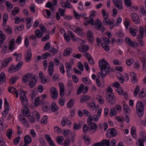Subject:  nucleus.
I'll use <instances>...</instances> for the list:
<instances>
[{"label":"nucleus","mask_w":146,"mask_h":146,"mask_svg":"<svg viewBox=\"0 0 146 146\" xmlns=\"http://www.w3.org/2000/svg\"><path fill=\"white\" fill-rule=\"evenodd\" d=\"M20 98L23 105V107L25 109L23 110L22 112L23 114L25 117H29L31 115V113L28 108L29 103L26 97L25 93L23 90L20 89Z\"/></svg>","instance_id":"1"},{"label":"nucleus","mask_w":146,"mask_h":146,"mask_svg":"<svg viewBox=\"0 0 146 146\" xmlns=\"http://www.w3.org/2000/svg\"><path fill=\"white\" fill-rule=\"evenodd\" d=\"M99 68L101 71L102 70L107 72V73H108L110 70V66L108 62L104 59L100 60L98 63Z\"/></svg>","instance_id":"2"},{"label":"nucleus","mask_w":146,"mask_h":146,"mask_svg":"<svg viewBox=\"0 0 146 146\" xmlns=\"http://www.w3.org/2000/svg\"><path fill=\"white\" fill-rule=\"evenodd\" d=\"M136 109L138 116L140 117H142L143 114L144 107L141 102L139 101L137 102L136 105Z\"/></svg>","instance_id":"3"},{"label":"nucleus","mask_w":146,"mask_h":146,"mask_svg":"<svg viewBox=\"0 0 146 146\" xmlns=\"http://www.w3.org/2000/svg\"><path fill=\"white\" fill-rule=\"evenodd\" d=\"M117 130L115 128L109 129L106 132V136L108 138H112L116 136L117 135Z\"/></svg>","instance_id":"4"},{"label":"nucleus","mask_w":146,"mask_h":146,"mask_svg":"<svg viewBox=\"0 0 146 146\" xmlns=\"http://www.w3.org/2000/svg\"><path fill=\"white\" fill-rule=\"evenodd\" d=\"M110 141L104 139L101 142H98L94 144V146H109Z\"/></svg>","instance_id":"5"},{"label":"nucleus","mask_w":146,"mask_h":146,"mask_svg":"<svg viewBox=\"0 0 146 146\" xmlns=\"http://www.w3.org/2000/svg\"><path fill=\"white\" fill-rule=\"evenodd\" d=\"M50 95L52 98L54 99L57 98L58 96V92L56 89L52 87L50 90Z\"/></svg>","instance_id":"6"},{"label":"nucleus","mask_w":146,"mask_h":146,"mask_svg":"<svg viewBox=\"0 0 146 146\" xmlns=\"http://www.w3.org/2000/svg\"><path fill=\"white\" fill-rule=\"evenodd\" d=\"M115 6L120 10L123 9V3L122 0H113Z\"/></svg>","instance_id":"7"},{"label":"nucleus","mask_w":146,"mask_h":146,"mask_svg":"<svg viewBox=\"0 0 146 146\" xmlns=\"http://www.w3.org/2000/svg\"><path fill=\"white\" fill-rule=\"evenodd\" d=\"M131 16L133 21L136 24H139L140 23V20L138 15L135 13L132 14Z\"/></svg>","instance_id":"8"},{"label":"nucleus","mask_w":146,"mask_h":146,"mask_svg":"<svg viewBox=\"0 0 146 146\" xmlns=\"http://www.w3.org/2000/svg\"><path fill=\"white\" fill-rule=\"evenodd\" d=\"M54 64L52 61H50L49 63L48 66V73L49 75L51 76L53 73L54 72Z\"/></svg>","instance_id":"9"},{"label":"nucleus","mask_w":146,"mask_h":146,"mask_svg":"<svg viewBox=\"0 0 146 146\" xmlns=\"http://www.w3.org/2000/svg\"><path fill=\"white\" fill-rule=\"evenodd\" d=\"M102 23V22L98 19L96 22L94 24V27L96 29L99 30L101 29Z\"/></svg>","instance_id":"10"},{"label":"nucleus","mask_w":146,"mask_h":146,"mask_svg":"<svg viewBox=\"0 0 146 146\" xmlns=\"http://www.w3.org/2000/svg\"><path fill=\"white\" fill-rule=\"evenodd\" d=\"M88 125L89 130H94V132L96 131L97 127V125L94 122L90 123H88Z\"/></svg>","instance_id":"11"},{"label":"nucleus","mask_w":146,"mask_h":146,"mask_svg":"<svg viewBox=\"0 0 146 146\" xmlns=\"http://www.w3.org/2000/svg\"><path fill=\"white\" fill-rule=\"evenodd\" d=\"M89 48V46L87 45H81L78 47V49L80 51L85 53L87 52Z\"/></svg>","instance_id":"12"},{"label":"nucleus","mask_w":146,"mask_h":146,"mask_svg":"<svg viewBox=\"0 0 146 146\" xmlns=\"http://www.w3.org/2000/svg\"><path fill=\"white\" fill-rule=\"evenodd\" d=\"M37 79L36 78H33V79L30 80L29 82V85L30 88L34 87L37 82Z\"/></svg>","instance_id":"13"},{"label":"nucleus","mask_w":146,"mask_h":146,"mask_svg":"<svg viewBox=\"0 0 146 146\" xmlns=\"http://www.w3.org/2000/svg\"><path fill=\"white\" fill-rule=\"evenodd\" d=\"M87 37L89 42L90 43L92 42L94 40V36L92 32L88 31L87 32Z\"/></svg>","instance_id":"14"},{"label":"nucleus","mask_w":146,"mask_h":146,"mask_svg":"<svg viewBox=\"0 0 146 146\" xmlns=\"http://www.w3.org/2000/svg\"><path fill=\"white\" fill-rule=\"evenodd\" d=\"M60 95L61 97H62L64 95V86L63 84L61 82L59 83Z\"/></svg>","instance_id":"15"},{"label":"nucleus","mask_w":146,"mask_h":146,"mask_svg":"<svg viewBox=\"0 0 146 146\" xmlns=\"http://www.w3.org/2000/svg\"><path fill=\"white\" fill-rule=\"evenodd\" d=\"M6 78L4 72H2L0 75V84H3L4 82L6 81Z\"/></svg>","instance_id":"16"},{"label":"nucleus","mask_w":146,"mask_h":146,"mask_svg":"<svg viewBox=\"0 0 146 146\" xmlns=\"http://www.w3.org/2000/svg\"><path fill=\"white\" fill-rule=\"evenodd\" d=\"M4 111H5L6 112V113H8L9 110V105L6 98H5L4 99Z\"/></svg>","instance_id":"17"},{"label":"nucleus","mask_w":146,"mask_h":146,"mask_svg":"<svg viewBox=\"0 0 146 146\" xmlns=\"http://www.w3.org/2000/svg\"><path fill=\"white\" fill-rule=\"evenodd\" d=\"M125 40L126 42L129 46L132 47L134 46L135 45L134 43L129 38L126 37Z\"/></svg>","instance_id":"18"},{"label":"nucleus","mask_w":146,"mask_h":146,"mask_svg":"<svg viewBox=\"0 0 146 146\" xmlns=\"http://www.w3.org/2000/svg\"><path fill=\"white\" fill-rule=\"evenodd\" d=\"M72 52V49L69 48H68L64 50L63 54V55L65 56H69Z\"/></svg>","instance_id":"19"},{"label":"nucleus","mask_w":146,"mask_h":146,"mask_svg":"<svg viewBox=\"0 0 146 146\" xmlns=\"http://www.w3.org/2000/svg\"><path fill=\"white\" fill-rule=\"evenodd\" d=\"M15 39H11L9 42V48L10 50H12L15 48L14 46Z\"/></svg>","instance_id":"20"},{"label":"nucleus","mask_w":146,"mask_h":146,"mask_svg":"<svg viewBox=\"0 0 146 146\" xmlns=\"http://www.w3.org/2000/svg\"><path fill=\"white\" fill-rule=\"evenodd\" d=\"M113 90L111 87H109L108 89L107 93L106 95V97L107 99L108 98V97H110L111 96H114V94L112 93V91Z\"/></svg>","instance_id":"21"},{"label":"nucleus","mask_w":146,"mask_h":146,"mask_svg":"<svg viewBox=\"0 0 146 146\" xmlns=\"http://www.w3.org/2000/svg\"><path fill=\"white\" fill-rule=\"evenodd\" d=\"M65 65L66 66V68L67 74L68 77H70L71 76V74L70 73V70L72 68V67L69 65V64L68 63H66Z\"/></svg>","instance_id":"22"},{"label":"nucleus","mask_w":146,"mask_h":146,"mask_svg":"<svg viewBox=\"0 0 146 146\" xmlns=\"http://www.w3.org/2000/svg\"><path fill=\"white\" fill-rule=\"evenodd\" d=\"M129 31L131 34L133 36H134L136 35L137 33V30L136 29H133L132 27L129 28Z\"/></svg>","instance_id":"23"},{"label":"nucleus","mask_w":146,"mask_h":146,"mask_svg":"<svg viewBox=\"0 0 146 146\" xmlns=\"http://www.w3.org/2000/svg\"><path fill=\"white\" fill-rule=\"evenodd\" d=\"M32 141L31 137L29 135H27L24 137V141L25 144L27 145L29 143Z\"/></svg>","instance_id":"24"},{"label":"nucleus","mask_w":146,"mask_h":146,"mask_svg":"<svg viewBox=\"0 0 146 146\" xmlns=\"http://www.w3.org/2000/svg\"><path fill=\"white\" fill-rule=\"evenodd\" d=\"M58 107L54 102L52 103L51 106V109L53 111H57L58 110Z\"/></svg>","instance_id":"25"},{"label":"nucleus","mask_w":146,"mask_h":146,"mask_svg":"<svg viewBox=\"0 0 146 146\" xmlns=\"http://www.w3.org/2000/svg\"><path fill=\"white\" fill-rule=\"evenodd\" d=\"M107 101L108 102H109L111 104H113L115 102L116 100L115 97H114V96L111 97H108L107 99Z\"/></svg>","instance_id":"26"},{"label":"nucleus","mask_w":146,"mask_h":146,"mask_svg":"<svg viewBox=\"0 0 146 146\" xmlns=\"http://www.w3.org/2000/svg\"><path fill=\"white\" fill-rule=\"evenodd\" d=\"M143 37L137 35V38L138 39V41L139 44L141 46H144V42L142 40Z\"/></svg>","instance_id":"27"},{"label":"nucleus","mask_w":146,"mask_h":146,"mask_svg":"<svg viewBox=\"0 0 146 146\" xmlns=\"http://www.w3.org/2000/svg\"><path fill=\"white\" fill-rule=\"evenodd\" d=\"M19 8L17 7H15L11 12L12 14L15 16L19 12Z\"/></svg>","instance_id":"28"},{"label":"nucleus","mask_w":146,"mask_h":146,"mask_svg":"<svg viewBox=\"0 0 146 146\" xmlns=\"http://www.w3.org/2000/svg\"><path fill=\"white\" fill-rule=\"evenodd\" d=\"M35 35L37 38H40L42 36L43 33L40 30L37 29L35 31Z\"/></svg>","instance_id":"29"},{"label":"nucleus","mask_w":146,"mask_h":146,"mask_svg":"<svg viewBox=\"0 0 146 146\" xmlns=\"http://www.w3.org/2000/svg\"><path fill=\"white\" fill-rule=\"evenodd\" d=\"M90 97L88 95L82 96L80 99V102H84L88 100L90 98Z\"/></svg>","instance_id":"30"},{"label":"nucleus","mask_w":146,"mask_h":146,"mask_svg":"<svg viewBox=\"0 0 146 146\" xmlns=\"http://www.w3.org/2000/svg\"><path fill=\"white\" fill-rule=\"evenodd\" d=\"M5 31L9 35L12 33L11 28L9 26H6L4 28Z\"/></svg>","instance_id":"31"},{"label":"nucleus","mask_w":146,"mask_h":146,"mask_svg":"<svg viewBox=\"0 0 146 146\" xmlns=\"http://www.w3.org/2000/svg\"><path fill=\"white\" fill-rule=\"evenodd\" d=\"M75 31L78 35L81 36H83L84 35L82 30L80 28H78V29H76Z\"/></svg>","instance_id":"32"},{"label":"nucleus","mask_w":146,"mask_h":146,"mask_svg":"<svg viewBox=\"0 0 146 146\" xmlns=\"http://www.w3.org/2000/svg\"><path fill=\"white\" fill-rule=\"evenodd\" d=\"M74 100L73 99H71L67 104V107L70 108L73 107L74 106Z\"/></svg>","instance_id":"33"},{"label":"nucleus","mask_w":146,"mask_h":146,"mask_svg":"<svg viewBox=\"0 0 146 146\" xmlns=\"http://www.w3.org/2000/svg\"><path fill=\"white\" fill-rule=\"evenodd\" d=\"M51 56V54L48 52H46L44 54L41 55L42 59H47L49 56Z\"/></svg>","instance_id":"34"},{"label":"nucleus","mask_w":146,"mask_h":146,"mask_svg":"<svg viewBox=\"0 0 146 146\" xmlns=\"http://www.w3.org/2000/svg\"><path fill=\"white\" fill-rule=\"evenodd\" d=\"M8 16L7 14L5 13L3 16V25H5L7 21L8 20Z\"/></svg>","instance_id":"35"},{"label":"nucleus","mask_w":146,"mask_h":146,"mask_svg":"<svg viewBox=\"0 0 146 146\" xmlns=\"http://www.w3.org/2000/svg\"><path fill=\"white\" fill-rule=\"evenodd\" d=\"M56 141L59 144L62 145L63 144V141L64 140V137L62 136H59L57 137Z\"/></svg>","instance_id":"36"},{"label":"nucleus","mask_w":146,"mask_h":146,"mask_svg":"<svg viewBox=\"0 0 146 146\" xmlns=\"http://www.w3.org/2000/svg\"><path fill=\"white\" fill-rule=\"evenodd\" d=\"M23 64V62H20L15 66L16 71H18L20 69Z\"/></svg>","instance_id":"37"},{"label":"nucleus","mask_w":146,"mask_h":146,"mask_svg":"<svg viewBox=\"0 0 146 146\" xmlns=\"http://www.w3.org/2000/svg\"><path fill=\"white\" fill-rule=\"evenodd\" d=\"M13 130L11 129H8L6 131V134L8 137V138L10 139L11 138V136L12 134Z\"/></svg>","instance_id":"38"},{"label":"nucleus","mask_w":146,"mask_h":146,"mask_svg":"<svg viewBox=\"0 0 146 146\" xmlns=\"http://www.w3.org/2000/svg\"><path fill=\"white\" fill-rule=\"evenodd\" d=\"M19 118L20 120L22 121V122L24 123V125H26V124H27L26 119L25 117H23V116L22 115H19Z\"/></svg>","instance_id":"39"},{"label":"nucleus","mask_w":146,"mask_h":146,"mask_svg":"<svg viewBox=\"0 0 146 146\" xmlns=\"http://www.w3.org/2000/svg\"><path fill=\"white\" fill-rule=\"evenodd\" d=\"M101 45L104 49L106 51H108L110 50V48L109 46L104 43H102Z\"/></svg>","instance_id":"40"},{"label":"nucleus","mask_w":146,"mask_h":146,"mask_svg":"<svg viewBox=\"0 0 146 146\" xmlns=\"http://www.w3.org/2000/svg\"><path fill=\"white\" fill-rule=\"evenodd\" d=\"M130 75L132 78V80L134 81H137V80L136 75L134 72H131L130 73Z\"/></svg>","instance_id":"41"},{"label":"nucleus","mask_w":146,"mask_h":146,"mask_svg":"<svg viewBox=\"0 0 146 146\" xmlns=\"http://www.w3.org/2000/svg\"><path fill=\"white\" fill-rule=\"evenodd\" d=\"M17 78L18 77L16 76L12 77L10 79L11 83L12 84H15L17 80Z\"/></svg>","instance_id":"42"},{"label":"nucleus","mask_w":146,"mask_h":146,"mask_svg":"<svg viewBox=\"0 0 146 146\" xmlns=\"http://www.w3.org/2000/svg\"><path fill=\"white\" fill-rule=\"evenodd\" d=\"M70 131L68 129H65L64 130V135L66 137H69L70 133Z\"/></svg>","instance_id":"43"},{"label":"nucleus","mask_w":146,"mask_h":146,"mask_svg":"<svg viewBox=\"0 0 146 146\" xmlns=\"http://www.w3.org/2000/svg\"><path fill=\"white\" fill-rule=\"evenodd\" d=\"M8 71L10 73H13L16 71L15 67L14 65H12L9 67L8 68Z\"/></svg>","instance_id":"44"},{"label":"nucleus","mask_w":146,"mask_h":146,"mask_svg":"<svg viewBox=\"0 0 146 146\" xmlns=\"http://www.w3.org/2000/svg\"><path fill=\"white\" fill-rule=\"evenodd\" d=\"M83 139L84 140L86 144L89 145L90 143V139L86 136H84L83 137Z\"/></svg>","instance_id":"45"},{"label":"nucleus","mask_w":146,"mask_h":146,"mask_svg":"<svg viewBox=\"0 0 146 146\" xmlns=\"http://www.w3.org/2000/svg\"><path fill=\"white\" fill-rule=\"evenodd\" d=\"M102 72H100L98 73V76L100 75L102 77H103V76H105L108 73H107V72L105 71L104 70H102V71H101Z\"/></svg>","instance_id":"46"},{"label":"nucleus","mask_w":146,"mask_h":146,"mask_svg":"<svg viewBox=\"0 0 146 146\" xmlns=\"http://www.w3.org/2000/svg\"><path fill=\"white\" fill-rule=\"evenodd\" d=\"M47 122V116H44L41 120V123L45 124Z\"/></svg>","instance_id":"47"},{"label":"nucleus","mask_w":146,"mask_h":146,"mask_svg":"<svg viewBox=\"0 0 146 146\" xmlns=\"http://www.w3.org/2000/svg\"><path fill=\"white\" fill-rule=\"evenodd\" d=\"M101 40L104 41L105 43L106 44H109L110 42V40L108 38H105L104 37H102L101 38Z\"/></svg>","instance_id":"48"},{"label":"nucleus","mask_w":146,"mask_h":146,"mask_svg":"<svg viewBox=\"0 0 146 146\" xmlns=\"http://www.w3.org/2000/svg\"><path fill=\"white\" fill-rule=\"evenodd\" d=\"M124 24L125 25L126 29H127L130 24L129 22L128 21V19H125V21L124 22Z\"/></svg>","instance_id":"49"},{"label":"nucleus","mask_w":146,"mask_h":146,"mask_svg":"<svg viewBox=\"0 0 146 146\" xmlns=\"http://www.w3.org/2000/svg\"><path fill=\"white\" fill-rule=\"evenodd\" d=\"M140 134L141 138L142 140L143 141H146V133L143 132H141Z\"/></svg>","instance_id":"50"},{"label":"nucleus","mask_w":146,"mask_h":146,"mask_svg":"<svg viewBox=\"0 0 146 146\" xmlns=\"http://www.w3.org/2000/svg\"><path fill=\"white\" fill-rule=\"evenodd\" d=\"M93 21L94 19L93 18H91V19H90L88 21H87L86 23H84L85 25L86 26L89 24L90 23H91L92 26H93Z\"/></svg>","instance_id":"51"},{"label":"nucleus","mask_w":146,"mask_h":146,"mask_svg":"<svg viewBox=\"0 0 146 146\" xmlns=\"http://www.w3.org/2000/svg\"><path fill=\"white\" fill-rule=\"evenodd\" d=\"M5 4L6 7H7L8 9L9 8L11 9L13 8V5L11 4L9 2L6 1Z\"/></svg>","instance_id":"52"},{"label":"nucleus","mask_w":146,"mask_h":146,"mask_svg":"<svg viewBox=\"0 0 146 146\" xmlns=\"http://www.w3.org/2000/svg\"><path fill=\"white\" fill-rule=\"evenodd\" d=\"M8 90L10 93H14L17 91V89L14 87L9 88Z\"/></svg>","instance_id":"53"},{"label":"nucleus","mask_w":146,"mask_h":146,"mask_svg":"<svg viewBox=\"0 0 146 146\" xmlns=\"http://www.w3.org/2000/svg\"><path fill=\"white\" fill-rule=\"evenodd\" d=\"M139 90V86H136L135 90L134 92V95L135 96H136L137 95Z\"/></svg>","instance_id":"54"},{"label":"nucleus","mask_w":146,"mask_h":146,"mask_svg":"<svg viewBox=\"0 0 146 146\" xmlns=\"http://www.w3.org/2000/svg\"><path fill=\"white\" fill-rule=\"evenodd\" d=\"M50 43L49 42H47L46 44H45L44 48V50H47L48 49H49V48L50 47Z\"/></svg>","instance_id":"55"},{"label":"nucleus","mask_w":146,"mask_h":146,"mask_svg":"<svg viewBox=\"0 0 146 146\" xmlns=\"http://www.w3.org/2000/svg\"><path fill=\"white\" fill-rule=\"evenodd\" d=\"M139 32L140 35V36L143 37V29L142 27L141 26L139 27Z\"/></svg>","instance_id":"56"},{"label":"nucleus","mask_w":146,"mask_h":146,"mask_svg":"<svg viewBox=\"0 0 146 146\" xmlns=\"http://www.w3.org/2000/svg\"><path fill=\"white\" fill-rule=\"evenodd\" d=\"M20 139V137L19 136L14 139L13 143L15 145H17L19 143V142Z\"/></svg>","instance_id":"57"},{"label":"nucleus","mask_w":146,"mask_h":146,"mask_svg":"<svg viewBox=\"0 0 146 146\" xmlns=\"http://www.w3.org/2000/svg\"><path fill=\"white\" fill-rule=\"evenodd\" d=\"M64 36L65 40L68 42H69L70 40V37L68 35L67 33L64 34Z\"/></svg>","instance_id":"58"},{"label":"nucleus","mask_w":146,"mask_h":146,"mask_svg":"<svg viewBox=\"0 0 146 146\" xmlns=\"http://www.w3.org/2000/svg\"><path fill=\"white\" fill-rule=\"evenodd\" d=\"M114 20L113 19H112L111 21H110V22L109 24V25H110V29H112L113 28L114 26Z\"/></svg>","instance_id":"59"},{"label":"nucleus","mask_w":146,"mask_h":146,"mask_svg":"<svg viewBox=\"0 0 146 146\" xmlns=\"http://www.w3.org/2000/svg\"><path fill=\"white\" fill-rule=\"evenodd\" d=\"M88 127L86 124H84L83 126V132L84 133H86L88 131Z\"/></svg>","instance_id":"60"},{"label":"nucleus","mask_w":146,"mask_h":146,"mask_svg":"<svg viewBox=\"0 0 146 146\" xmlns=\"http://www.w3.org/2000/svg\"><path fill=\"white\" fill-rule=\"evenodd\" d=\"M27 74L28 81L30 79L31 80L33 79V78H36L35 76H33L32 74L28 73Z\"/></svg>","instance_id":"61"},{"label":"nucleus","mask_w":146,"mask_h":146,"mask_svg":"<svg viewBox=\"0 0 146 146\" xmlns=\"http://www.w3.org/2000/svg\"><path fill=\"white\" fill-rule=\"evenodd\" d=\"M39 27L42 32L45 33L46 31V29L44 25L42 24H40Z\"/></svg>","instance_id":"62"},{"label":"nucleus","mask_w":146,"mask_h":146,"mask_svg":"<svg viewBox=\"0 0 146 146\" xmlns=\"http://www.w3.org/2000/svg\"><path fill=\"white\" fill-rule=\"evenodd\" d=\"M49 51L53 54L56 53L58 51V50L54 48L51 47L49 50Z\"/></svg>","instance_id":"63"},{"label":"nucleus","mask_w":146,"mask_h":146,"mask_svg":"<svg viewBox=\"0 0 146 146\" xmlns=\"http://www.w3.org/2000/svg\"><path fill=\"white\" fill-rule=\"evenodd\" d=\"M114 109L117 111H119L120 112L122 110L121 106L120 105L118 104L116 105L115 106Z\"/></svg>","instance_id":"64"}]
</instances>
